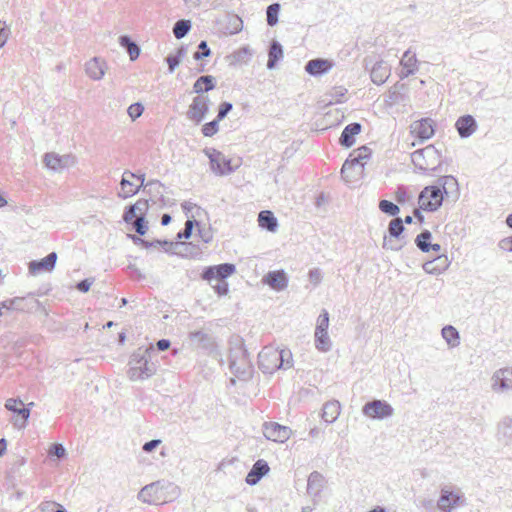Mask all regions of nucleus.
<instances>
[{
  "label": "nucleus",
  "mask_w": 512,
  "mask_h": 512,
  "mask_svg": "<svg viewBox=\"0 0 512 512\" xmlns=\"http://www.w3.org/2000/svg\"><path fill=\"white\" fill-rule=\"evenodd\" d=\"M164 185L158 180H149L142 189L143 193L150 196V199L153 201V198H158L163 193L162 189Z\"/></svg>",
  "instance_id": "ea45409f"
},
{
  "label": "nucleus",
  "mask_w": 512,
  "mask_h": 512,
  "mask_svg": "<svg viewBox=\"0 0 512 512\" xmlns=\"http://www.w3.org/2000/svg\"><path fill=\"white\" fill-rule=\"evenodd\" d=\"M459 500L460 496L458 494L442 489L437 506L443 512H451L458 505Z\"/></svg>",
  "instance_id": "bb28decb"
},
{
  "label": "nucleus",
  "mask_w": 512,
  "mask_h": 512,
  "mask_svg": "<svg viewBox=\"0 0 512 512\" xmlns=\"http://www.w3.org/2000/svg\"><path fill=\"white\" fill-rule=\"evenodd\" d=\"M315 346L318 350L323 352H326L330 349L331 342L328 336V332H315Z\"/></svg>",
  "instance_id": "49530a36"
},
{
  "label": "nucleus",
  "mask_w": 512,
  "mask_h": 512,
  "mask_svg": "<svg viewBox=\"0 0 512 512\" xmlns=\"http://www.w3.org/2000/svg\"><path fill=\"white\" fill-rule=\"evenodd\" d=\"M197 224L198 225V222L196 220H187L185 222V226H184V229L180 230L177 235H176V238L178 240H181V239H189L192 235V232H193V228H194V225Z\"/></svg>",
  "instance_id": "864d4df0"
},
{
  "label": "nucleus",
  "mask_w": 512,
  "mask_h": 512,
  "mask_svg": "<svg viewBox=\"0 0 512 512\" xmlns=\"http://www.w3.org/2000/svg\"><path fill=\"white\" fill-rule=\"evenodd\" d=\"M492 387L494 390L504 391L512 389V367L497 370L493 377Z\"/></svg>",
  "instance_id": "aec40b11"
},
{
  "label": "nucleus",
  "mask_w": 512,
  "mask_h": 512,
  "mask_svg": "<svg viewBox=\"0 0 512 512\" xmlns=\"http://www.w3.org/2000/svg\"><path fill=\"white\" fill-rule=\"evenodd\" d=\"M49 456H56L58 458H64L66 456V449L60 443H53L49 448Z\"/></svg>",
  "instance_id": "4d7b16f0"
},
{
  "label": "nucleus",
  "mask_w": 512,
  "mask_h": 512,
  "mask_svg": "<svg viewBox=\"0 0 512 512\" xmlns=\"http://www.w3.org/2000/svg\"><path fill=\"white\" fill-rule=\"evenodd\" d=\"M236 266L232 263H221L205 267L201 272V278L209 283L218 296H225L229 292L227 278L233 275Z\"/></svg>",
  "instance_id": "f03ea898"
},
{
  "label": "nucleus",
  "mask_w": 512,
  "mask_h": 512,
  "mask_svg": "<svg viewBox=\"0 0 512 512\" xmlns=\"http://www.w3.org/2000/svg\"><path fill=\"white\" fill-rule=\"evenodd\" d=\"M371 157V149L367 146H361L358 149L354 150L349 157L344 162L341 168V176L346 181L349 182L353 175H350L351 171L359 170V173H362L364 170V165L366 160Z\"/></svg>",
  "instance_id": "39448f33"
},
{
  "label": "nucleus",
  "mask_w": 512,
  "mask_h": 512,
  "mask_svg": "<svg viewBox=\"0 0 512 512\" xmlns=\"http://www.w3.org/2000/svg\"><path fill=\"white\" fill-rule=\"evenodd\" d=\"M401 65L403 66L400 77L405 78L417 71V58L415 54L410 55L409 51H406L401 59Z\"/></svg>",
  "instance_id": "f704fd0d"
},
{
  "label": "nucleus",
  "mask_w": 512,
  "mask_h": 512,
  "mask_svg": "<svg viewBox=\"0 0 512 512\" xmlns=\"http://www.w3.org/2000/svg\"><path fill=\"white\" fill-rule=\"evenodd\" d=\"M411 134L421 143L430 139L435 133L434 121L431 118H422L410 125Z\"/></svg>",
  "instance_id": "4468645a"
},
{
  "label": "nucleus",
  "mask_w": 512,
  "mask_h": 512,
  "mask_svg": "<svg viewBox=\"0 0 512 512\" xmlns=\"http://www.w3.org/2000/svg\"><path fill=\"white\" fill-rule=\"evenodd\" d=\"M93 281L94 280L90 279V278L83 279L77 283L76 288L78 291H80L82 293H86L89 291Z\"/></svg>",
  "instance_id": "0e129e2a"
},
{
  "label": "nucleus",
  "mask_w": 512,
  "mask_h": 512,
  "mask_svg": "<svg viewBox=\"0 0 512 512\" xmlns=\"http://www.w3.org/2000/svg\"><path fill=\"white\" fill-rule=\"evenodd\" d=\"M188 339L190 341V345L194 349L202 350L208 355L221 357V353L218 351V345L212 335L202 330H198L190 332L188 334Z\"/></svg>",
  "instance_id": "6e6552de"
},
{
  "label": "nucleus",
  "mask_w": 512,
  "mask_h": 512,
  "mask_svg": "<svg viewBox=\"0 0 512 512\" xmlns=\"http://www.w3.org/2000/svg\"><path fill=\"white\" fill-rule=\"evenodd\" d=\"M119 44L123 47L130 56L132 61L136 60L141 52L139 45L132 40V38L128 35H121L119 37Z\"/></svg>",
  "instance_id": "c9c22d12"
},
{
  "label": "nucleus",
  "mask_w": 512,
  "mask_h": 512,
  "mask_svg": "<svg viewBox=\"0 0 512 512\" xmlns=\"http://www.w3.org/2000/svg\"><path fill=\"white\" fill-rule=\"evenodd\" d=\"M329 327V314L326 310H323L317 320L315 332L322 333L327 332Z\"/></svg>",
  "instance_id": "5fc2aeb1"
},
{
  "label": "nucleus",
  "mask_w": 512,
  "mask_h": 512,
  "mask_svg": "<svg viewBox=\"0 0 512 512\" xmlns=\"http://www.w3.org/2000/svg\"><path fill=\"white\" fill-rule=\"evenodd\" d=\"M391 72L390 65L384 61H377L370 72L371 80L376 85H382L389 78Z\"/></svg>",
  "instance_id": "393cba45"
},
{
  "label": "nucleus",
  "mask_w": 512,
  "mask_h": 512,
  "mask_svg": "<svg viewBox=\"0 0 512 512\" xmlns=\"http://www.w3.org/2000/svg\"><path fill=\"white\" fill-rule=\"evenodd\" d=\"M379 209L382 213L387 214L388 216H392L394 218L400 212V208L398 207V205L385 199L379 202Z\"/></svg>",
  "instance_id": "de8ad7c7"
},
{
  "label": "nucleus",
  "mask_w": 512,
  "mask_h": 512,
  "mask_svg": "<svg viewBox=\"0 0 512 512\" xmlns=\"http://www.w3.org/2000/svg\"><path fill=\"white\" fill-rule=\"evenodd\" d=\"M216 87V79L212 75L200 76L193 84V92L202 95L204 92H209Z\"/></svg>",
  "instance_id": "2f4dec72"
},
{
  "label": "nucleus",
  "mask_w": 512,
  "mask_h": 512,
  "mask_svg": "<svg viewBox=\"0 0 512 512\" xmlns=\"http://www.w3.org/2000/svg\"><path fill=\"white\" fill-rule=\"evenodd\" d=\"M143 111L144 106L140 102L131 104L127 109V113L132 120L139 118L143 114Z\"/></svg>",
  "instance_id": "6e6d98bb"
},
{
  "label": "nucleus",
  "mask_w": 512,
  "mask_h": 512,
  "mask_svg": "<svg viewBox=\"0 0 512 512\" xmlns=\"http://www.w3.org/2000/svg\"><path fill=\"white\" fill-rule=\"evenodd\" d=\"M192 24L190 20L180 19L173 26V34L176 39L184 38L191 30Z\"/></svg>",
  "instance_id": "79ce46f5"
},
{
  "label": "nucleus",
  "mask_w": 512,
  "mask_h": 512,
  "mask_svg": "<svg viewBox=\"0 0 512 512\" xmlns=\"http://www.w3.org/2000/svg\"><path fill=\"white\" fill-rule=\"evenodd\" d=\"M197 48L198 50L193 54L194 60L199 61L211 55V49L209 48L207 41H200Z\"/></svg>",
  "instance_id": "603ef678"
},
{
  "label": "nucleus",
  "mask_w": 512,
  "mask_h": 512,
  "mask_svg": "<svg viewBox=\"0 0 512 512\" xmlns=\"http://www.w3.org/2000/svg\"><path fill=\"white\" fill-rule=\"evenodd\" d=\"M333 67V63L327 59L315 58L309 60L305 65V71L311 76L317 77L328 73Z\"/></svg>",
  "instance_id": "4be33fe9"
},
{
  "label": "nucleus",
  "mask_w": 512,
  "mask_h": 512,
  "mask_svg": "<svg viewBox=\"0 0 512 512\" xmlns=\"http://www.w3.org/2000/svg\"><path fill=\"white\" fill-rule=\"evenodd\" d=\"M325 477L318 471H313L308 476L307 493L312 497L314 505L318 503V498L325 487Z\"/></svg>",
  "instance_id": "dca6fc26"
},
{
  "label": "nucleus",
  "mask_w": 512,
  "mask_h": 512,
  "mask_svg": "<svg viewBox=\"0 0 512 512\" xmlns=\"http://www.w3.org/2000/svg\"><path fill=\"white\" fill-rule=\"evenodd\" d=\"M251 55V51L248 47H242L229 55L228 58L230 59V64L235 65L238 63L247 62Z\"/></svg>",
  "instance_id": "a18cd8bd"
},
{
  "label": "nucleus",
  "mask_w": 512,
  "mask_h": 512,
  "mask_svg": "<svg viewBox=\"0 0 512 512\" xmlns=\"http://www.w3.org/2000/svg\"><path fill=\"white\" fill-rule=\"evenodd\" d=\"M120 186L121 192L118 193V196L123 199L132 197L141 190V186L134 187V184L124 174L122 175Z\"/></svg>",
  "instance_id": "4c0bfd02"
},
{
  "label": "nucleus",
  "mask_w": 512,
  "mask_h": 512,
  "mask_svg": "<svg viewBox=\"0 0 512 512\" xmlns=\"http://www.w3.org/2000/svg\"><path fill=\"white\" fill-rule=\"evenodd\" d=\"M450 265L447 255H438L432 260L426 261L422 268L427 274L439 275L445 272Z\"/></svg>",
  "instance_id": "5701e85b"
},
{
  "label": "nucleus",
  "mask_w": 512,
  "mask_h": 512,
  "mask_svg": "<svg viewBox=\"0 0 512 512\" xmlns=\"http://www.w3.org/2000/svg\"><path fill=\"white\" fill-rule=\"evenodd\" d=\"M263 282L276 291H282L288 285V278L283 270H276L268 272L264 276Z\"/></svg>",
  "instance_id": "b1692460"
},
{
  "label": "nucleus",
  "mask_w": 512,
  "mask_h": 512,
  "mask_svg": "<svg viewBox=\"0 0 512 512\" xmlns=\"http://www.w3.org/2000/svg\"><path fill=\"white\" fill-rule=\"evenodd\" d=\"M229 368L230 371L241 380L252 377L253 365L244 341L239 336H233L229 340Z\"/></svg>",
  "instance_id": "f257e3e1"
},
{
  "label": "nucleus",
  "mask_w": 512,
  "mask_h": 512,
  "mask_svg": "<svg viewBox=\"0 0 512 512\" xmlns=\"http://www.w3.org/2000/svg\"><path fill=\"white\" fill-rule=\"evenodd\" d=\"M149 209L148 199H139L134 204L125 207L122 218L125 223H132L135 217H145Z\"/></svg>",
  "instance_id": "f3484780"
},
{
  "label": "nucleus",
  "mask_w": 512,
  "mask_h": 512,
  "mask_svg": "<svg viewBox=\"0 0 512 512\" xmlns=\"http://www.w3.org/2000/svg\"><path fill=\"white\" fill-rule=\"evenodd\" d=\"M160 443H161V440H159V439H153V440H150V441L146 442V443L143 445L142 449H143V451H144V452H146V453H150V452H152L154 449H156V448L159 446V444H160Z\"/></svg>",
  "instance_id": "338daca9"
},
{
  "label": "nucleus",
  "mask_w": 512,
  "mask_h": 512,
  "mask_svg": "<svg viewBox=\"0 0 512 512\" xmlns=\"http://www.w3.org/2000/svg\"><path fill=\"white\" fill-rule=\"evenodd\" d=\"M431 239L432 233L425 229L420 234H418L415 238V245L419 250L424 253H427L431 250Z\"/></svg>",
  "instance_id": "58836bf2"
},
{
  "label": "nucleus",
  "mask_w": 512,
  "mask_h": 512,
  "mask_svg": "<svg viewBox=\"0 0 512 512\" xmlns=\"http://www.w3.org/2000/svg\"><path fill=\"white\" fill-rule=\"evenodd\" d=\"M128 376L130 380H145L156 373V366L150 362L149 349L139 348L135 351L129 361Z\"/></svg>",
  "instance_id": "20e7f679"
},
{
  "label": "nucleus",
  "mask_w": 512,
  "mask_h": 512,
  "mask_svg": "<svg viewBox=\"0 0 512 512\" xmlns=\"http://www.w3.org/2000/svg\"><path fill=\"white\" fill-rule=\"evenodd\" d=\"M219 122H220V120L215 118L214 120H212V121H210L208 123H205L202 126V129H201L202 134L205 137H212V136H214L219 131Z\"/></svg>",
  "instance_id": "3c124183"
},
{
  "label": "nucleus",
  "mask_w": 512,
  "mask_h": 512,
  "mask_svg": "<svg viewBox=\"0 0 512 512\" xmlns=\"http://www.w3.org/2000/svg\"><path fill=\"white\" fill-rule=\"evenodd\" d=\"M279 353L283 354V367L282 369H288L292 366V353L290 350H279Z\"/></svg>",
  "instance_id": "69168bd1"
},
{
  "label": "nucleus",
  "mask_w": 512,
  "mask_h": 512,
  "mask_svg": "<svg viewBox=\"0 0 512 512\" xmlns=\"http://www.w3.org/2000/svg\"><path fill=\"white\" fill-rule=\"evenodd\" d=\"M441 334L450 347L454 348L460 344L459 332L452 325L444 326L441 330Z\"/></svg>",
  "instance_id": "e433bc0d"
},
{
  "label": "nucleus",
  "mask_w": 512,
  "mask_h": 512,
  "mask_svg": "<svg viewBox=\"0 0 512 512\" xmlns=\"http://www.w3.org/2000/svg\"><path fill=\"white\" fill-rule=\"evenodd\" d=\"M209 111V98L205 95H198L193 98L187 111V118L195 124H200Z\"/></svg>",
  "instance_id": "ddd939ff"
},
{
  "label": "nucleus",
  "mask_w": 512,
  "mask_h": 512,
  "mask_svg": "<svg viewBox=\"0 0 512 512\" xmlns=\"http://www.w3.org/2000/svg\"><path fill=\"white\" fill-rule=\"evenodd\" d=\"M258 224L269 232H275L278 228V220L269 210H263L258 214Z\"/></svg>",
  "instance_id": "473e14b6"
},
{
  "label": "nucleus",
  "mask_w": 512,
  "mask_h": 512,
  "mask_svg": "<svg viewBox=\"0 0 512 512\" xmlns=\"http://www.w3.org/2000/svg\"><path fill=\"white\" fill-rule=\"evenodd\" d=\"M437 186L441 187L444 195H448L451 189H455V191L458 190V182L456 178L452 175L441 176L438 179Z\"/></svg>",
  "instance_id": "37998d69"
},
{
  "label": "nucleus",
  "mask_w": 512,
  "mask_h": 512,
  "mask_svg": "<svg viewBox=\"0 0 512 512\" xmlns=\"http://www.w3.org/2000/svg\"><path fill=\"white\" fill-rule=\"evenodd\" d=\"M498 434L508 441L512 440V419L505 418L498 427Z\"/></svg>",
  "instance_id": "09e8293b"
},
{
  "label": "nucleus",
  "mask_w": 512,
  "mask_h": 512,
  "mask_svg": "<svg viewBox=\"0 0 512 512\" xmlns=\"http://www.w3.org/2000/svg\"><path fill=\"white\" fill-rule=\"evenodd\" d=\"M362 126L358 122H352L345 126L339 138V144L350 148L355 144V136L361 132Z\"/></svg>",
  "instance_id": "a878e982"
},
{
  "label": "nucleus",
  "mask_w": 512,
  "mask_h": 512,
  "mask_svg": "<svg viewBox=\"0 0 512 512\" xmlns=\"http://www.w3.org/2000/svg\"><path fill=\"white\" fill-rule=\"evenodd\" d=\"M12 304H16L15 311L26 313L37 311L41 305V303L33 297H14Z\"/></svg>",
  "instance_id": "c85d7f7f"
},
{
  "label": "nucleus",
  "mask_w": 512,
  "mask_h": 512,
  "mask_svg": "<svg viewBox=\"0 0 512 512\" xmlns=\"http://www.w3.org/2000/svg\"><path fill=\"white\" fill-rule=\"evenodd\" d=\"M269 470V465L265 460H257L245 478L246 483L250 486L256 485L269 472Z\"/></svg>",
  "instance_id": "412c9836"
},
{
  "label": "nucleus",
  "mask_w": 512,
  "mask_h": 512,
  "mask_svg": "<svg viewBox=\"0 0 512 512\" xmlns=\"http://www.w3.org/2000/svg\"><path fill=\"white\" fill-rule=\"evenodd\" d=\"M362 413L372 419H385L394 414V409L388 402L374 399L362 407Z\"/></svg>",
  "instance_id": "9d476101"
},
{
  "label": "nucleus",
  "mask_w": 512,
  "mask_h": 512,
  "mask_svg": "<svg viewBox=\"0 0 512 512\" xmlns=\"http://www.w3.org/2000/svg\"><path fill=\"white\" fill-rule=\"evenodd\" d=\"M284 55L283 46L277 40H272L268 49L267 68L272 70L276 67L278 62L282 60Z\"/></svg>",
  "instance_id": "cd10ccee"
},
{
  "label": "nucleus",
  "mask_w": 512,
  "mask_h": 512,
  "mask_svg": "<svg viewBox=\"0 0 512 512\" xmlns=\"http://www.w3.org/2000/svg\"><path fill=\"white\" fill-rule=\"evenodd\" d=\"M444 194L440 186H426L419 194L420 209L427 212L437 211L443 203Z\"/></svg>",
  "instance_id": "423d86ee"
},
{
  "label": "nucleus",
  "mask_w": 512,
  "mask_h": 512,
  "mask_svg": "<svg viewBox=\"0 0 512 512\" xmlns=\"http://www.w3.org/2000/svg\"><path fill=\"white\" fill-rule=\"evenodd\" d=\"M34 403L31 402L28 406H32ZM5 408L14 413L17 418L13 424L17 428H23L30 417V407H25L22 400L19 398H9L5 402Z\"/></svg>",
  "instance_id": "f8f14e48"
},
{
  "label": "nucleus",
  "mask_w": 512,
  "mask_h": 512,
  "mask_svg": "<svg viewBox=\"0 0 512 512\" xmlns=\"http://www.w3.org/2000/svg\"><path fill=\"white\" fill-rule=\"evenodd\" d=\"M166 62L168 64V70L170 73H173L174 70L179 66V64L181 63V60L179 58L176 57V55L173 53V54H169L167 57H166Z\"/></svg>",
  "instance_id": "680f3d73"
},
{
  "label": "nucleus",
  "mask_w": 512,
  "mask_h": 512,
  "mask_svg": "<svg viewBox=\"0 0 512 512\" xmlns=\"http://www.w3.org/2000/svg\"><path fill=\"white\" fill-rule=\"evenodd\" d=\"M130 224L133 226V229L139 236L145 235L148 231V222L143 216L135 217Z\"/></svg>",
  "instance_id": "8fccbe9b"
},
{
  "label": "nucleus",
  "mask_w": 512,
  "mask_h": 512,
  "mask_svg": "<svg viewBox=\"0 0 512 512\" xmlns=\"http://www.w3.org/2000/svg\"><path fill=\"white\" fill-rule=\"evenodd\" d=\"M309 280L311 283H313L315 286L318 285L322 280V272L318 268L311 269L309 271Z\"/></svg>",
  "instance_id": "e2e57ef3"
},
{
  "label": "nucleus",
  "mask_w": 512,
  "mask_h": 512,
  "mask_svg": "<svg viewBox=\"0 0 512 512\" xmlns=\"http://www.w3.org/2000/svg\"><path fill=\"white\" fill-rule=\"evenodd\" d=\"M232 109H233V105L231 102H228V101L222 102L219 105L218 114H217L216 118L220 121L223 120L231 112Z\"/></svg>",
  "instance_id": "13d9d810"
},
{
  "label": "nucleus",
  "mask_w": 512,
  "mask_h": 512,
  "mask_svg": "<svg viewBox=\"0 0 512 512\" xmlns=\"http://www.w3.org/2000/svg\"><path fill=\"white\" fill-rule=\"evenodd\" d=\"M291 432L288 426H283L276 422H266L264 424L265 437L274 442H285L289 439Z\"/></svg>",
  "instance_id": "2eb2a0df"
},
{
  "label": "nucleus",
  "mask_w": 512,
  "mask_h": 512,
  "mask_svg": "<svg viewBox=\"0 0 512 512\" xmlns=\"http://www.w3.org/2000/svg\"><path fill=\"white\" fill-rule=\"evenodd\" d=\"M70 159L69 155L59 156L55 153H46L44 155V163L47 168L58 171L67 166L68 161Z\"/></svg>",
  "instance_id": "7c9ffc66"
},
{
  "label": "nucleus",
  "mask_w": 512,
  "mask_h": 512,
  "mask_svg": "<svg viewBox=\"0 0 512 512\" xmlns=\"http://www.w3.org/2000/svg\"><path fill=\"white\" fill-rule=\"evenodd\" d=\"M388 98L391 104H397L402 100V95L399 92L397 85H395L389 90Z\"/></svg>",
  "instance_id": "052dcab7"
},
{
  "label": "nucleus",
  "mask_w": 512,
  "mask_h": 512,
  "mask_svg": "<svg viewBox=\"0 0 512 512\" xmlns=\"http://www.w3.org/2000/svg\"><path fill=\"white\" fill-rule=\"evenodd\" d=\"M477 127V121L469 114L460 116L455 123V128L461 138L470 137Z\"/></svg>",
  "instance_id": "6ab92c4d"
},
{
  "label": "nucleus",
  "mask_w": 512,
  "mask_h": 512,
  "mask_svg": "<svg viewBox=\"0 0 512 512\" xmlns=\"http://www.w3.org/2000/svg\"><path fill=\"white\" fill-rule=\"evenodd\" d=\"M499 247L502 250L512 252V235L509 237H505L499 241Z\"/></svg>",
  "instance_id": "774afa93"
},
{
  "label": "nucleus",
  "mask_w": 512,
  "mask_h": 512,
  "mask_svg": "<svg viewBox=\"0 0 512 512\" xmlns=\"http://www.w3.org/2000/svg\"><path fill=\"white\" fill-rule=\"evenodd\" d=\"M57 262V253L51 252L40 260H32L28 264L29 273L36 275L42 271L51 272Z\"/></svg>",
  "instance_id": "a211bd4d"
},
{
  "label": "nucleus",
  "mask_w": 512,
  "mask_h": 512,
  "mask_svg": "<svg viewBox=\"0 0 512 512\" xmlns=\"http://www.w3.org/2000/svg\"><path fill=\"white\" fill-rule=\"evenodd\" d=\"M164 482L156 481L144 486L138 493V499L147 504H159L165 502Z\"/></svg>",
  "instance_id": "9b49d317"
},
{
  "label": "nucleus",
  "mask_w": 512,
  "mask_h": 512,
  "mask_svg": "<svg viewBox=\"0 0 512 512\" xmlns=\"http://www.w3.org/2000/svg\"><path fill=\"white\" fill-rule=\"evenodd\" d=\"M86 74L93 80H100L103 78L104 64L100 62L99 58L94 57L85 64Z\"/></svg>",
  "instance_id": "72a5a7b5"
},
{
  "label": "nucleus",
  "mask_w": 512,
  "mask_h": 512,
  "mask_svg": "<svg viewBox=\"0 0 512 512\" xmlns=\"http://www.w3.org/2000/svg\"><path fill=\"white\" fill-rule=\"evenodd\" d=\"M404 230L403 220L400 217H395L389 222L388 233L390 238L400 240Z\"/></svg>",
  "instance_id": "a19ab883"
},
{
  "label": "nucleus",
  "mask_w": 512,
  "mask_h": 512,
  "mask_svg": "<svg viewBox=\"0 0 512 512\" xmlns=\"http://www.w3.org/2000/svg\"><path fill=\"white\" fill-rule=\"evenodd\" d=\"M281 6L279 3H272L266 9V21L267 25L270 27L275 26L279 21V12Z\"/></svg>",
  "instance_id": "c03bdc74"
},
{
  "label": "nucleus",
  "mask_w": 512,
  "mask_h": 512,
  "mask_svg": "<svg viewBox=\"0 0 512 512\" xmlns=\"http://www.w3.org/2000/svg\"><path fill=\"white\" fill-rule=\"evenodd\" d=\"M411 161L423 174L432 175L435 172H442L441 152L432 144L411 153Z\"/></svg>",
  "instance_id": "7ed1b4c3"
},
{
  "label": "nucleus",
  "mask_w": 512,
  "mask_h": 512,
  "mask_svg": "<svg viewBox=\"0 0 512 512\" xmlns=\"http://www.w3.org/2000/svg\"><path fill=\"white\" fill-rule=\"evenodd\" d=\"M283 354L273 347H265L258 354L259 369L265 374H272L283 367Z\"/></svg>",
  "instance_id": "0eeeda50"
},
{
  "label": "nucleus",
  "mask_w": 512,
  "mask_h": 512,
  "mask_svg": "<svg viewBox=\"0 0 512 512\" xmlns=\"http://www.w3.org/2000/svg\"><path fill=\"white\" fill-rule=\"evenodd\" d=\"M203 152L209 158L210 168L215 174L223 176L234 172L231 159L226 158L222 152L215 148H205Z\"/></svg>",
  "instance_id": "1a4fd4ad"
},
{
  "label": "nucleus",
  "mask_w": 512,
  "mask_h": 512,
  "mask_svg": "<svg viewBox=\"0 0 512 512\" xmlns=\"http://www.w3.org/2000/svg\"><path fill=\"white\" fill-rule=\"evenodd\" d=\"M341 405L337 400H331L324 404L322 409V419L326 423H333L340 415Z\"/></svg>",
  "instance_id": "c756f323"
},
{
  "label": "nucleus",
  "mask_w": 512,
  "mask_h": 512,
  "mask_svg": "<svg viewBox=\"0 0 512 512\" xmlns=\"http://www.w3.org/2000/svg\"><path fill=\"white\" fill-rule=\"evenodd\" d=\"M395 199L400 204H404L410 199L405 186L400 185L397 187L395 192Z\"/></svg>",
  "instance_id": "bf43d9fd"
}]
</instances>
